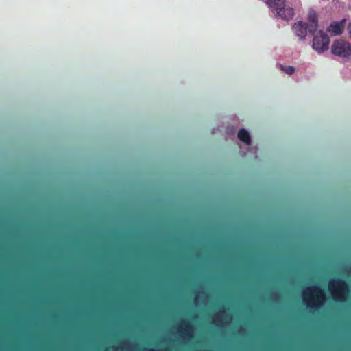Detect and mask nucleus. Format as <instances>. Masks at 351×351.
<instances>
[{
  "label": "nucleus",
  "mask_w": 351,
  "mask_h": 351,
  "mask_svg": "<svg viewBox=\"0 0 351 351\" xmlns=\"http://www.w3.org/2000/svg\"><path fill=\"white\" fill-rule=\"evenodd\" d=\"M328 289L335 301L343 303L349 293V286L342 278H336L329 282Z\"/></svg>",
  "instance_id": "nucleus-1"
},
{
  "label": "nucleus",
  "mask_w": 351,
  "mask_h": 351,
  "mask_svg": "<svg viewBox=\"0 0 351 351\" xmlns=\"http://www.w3.org/2000/svg\"><path fill=\"white\" fill-rule=\"evenodd\" d=\"M331 51L334 55L348 59L351 57V43L342 39L337 40L332 43Z\"/></svg>",
  "instance_id": "nucleus-2"
},
{
  "label": "nucleus",
  "mask_w": 351,
  "mask_h": 351,
  "mask_svg": "<svg viewBox=\"0 0 351 351\" xmlns=\"http://www.w3.org/2000/svg\"><path fill=\"white\" fill-rule=\"evenodd\" d=\"M330 39L326 33L320 30L313 39L312 47L319 53L327 51L329 48Z\"/></svg>",
  "instance_id": "nucleus-3"
},
{
  "label": "nucleus",
  "mask_w": 351,
  "mask_h": 351,
  "mask_svg": "<svg viewBox=\"0 0 351 351\" xmlns=\"http://www.w3.org/2000/svg\"><path fill=\"white\" fill-rule=\"evenodd\" d=\"M308 290L311 293H314L315 298L312 302L308 303V306L310 307L311 309L317 310L320 307L321 304L324 301L325 293L323 290L317 286L313 287L308 289Z\"/></svg>",
  "instance_id": "nucleus-4"
},
{
  "label": "nucleus",
  "mask_w": 351,
  "mask_h": 351,
  "mask_svg": "<svg viewBox=\"0 0 351 351\" xmlns=\"http://www.w3.org/2000/svg\"><path fill=\"white\" fill-rule=\"evenodd\" d=\"M293 29L298 37L300 39H304L307 35V31H308V27L306 23L299 21L294 24Z\"/></svg>",
  "instance_id": "nucleus-5"
},
{
  "label": "nucleus",
  "mask_w": 351,
  "mask_h": 351,
  "mask_svg": "<svg viewBox=\"0 0 351 351\" xmlns=\"http://www.w3.org/2000/svg\"><path fill=\"white\" fill-rule=\"evenodd\" d=\"M345 23L346 19H343L339 22H333L327 27L326 30L333 35L341 34L344 29Z\"/></svg>",
  "instance_id": "nucleus-6"
},
{
  "label": "nucleus",
  "mask_w": 351,
  "mask_h": 351,
  "mask_svg": "<svg viewBox=\"0 0 351 351\" xmlns=\"http://www.w3.org/2000/svg\"><path fill=\"white\" fill-rule=\"evenodd\" d=\"M276 12L277 16L285 21H289L292 19L294 16V10L292 8L290 7L284 6L283 8H280Z\"/></svg>",
  "instance_id": "nucleus-7"
},
{
  "label": "nucleus",
  "mask_w": 351,
  "mask_h": 351,
  "mask_svg": "<svg viewBox=\"0 0 351 351\" xmlns=\"http://www.w3.org/2000/svg\"><path fill=\"white\" fill-rule=\"evenodd\" d=\"M308 21L310 23L308 26V32L313 34L316 32L318 23V19L314 10L308 12Z\"/></svg>",
  "instance_id": "nucleus-8"
},
{
  "label": "nucleus",
  "mask_w": 351,
  "mask_h": 351,
  "mask_svg": "<svg viewBox=\"0 0 351 351\" xmlns=\"http://www.w3.org/2000/svg\"><path fill=\"white\" fill-rule=\"evenodd\" d=\"M268 6L276 12L285 6V0H267Z\"/></svg>",
  "instance_id": "nucleus-9"
},
{
  "label": "nucleus",
  "mask_w": 351,
  "mask_h": 351,
  "mask_svg": "<svg viewBox=\"0 0 351 351\" xmlns=\"http://www.w3.org/2000/svg\"><path fill=\"white\" fill-rule=\"evenodd\" d=\"M238 138L240 141L245 143L248 145H250L251 143L250 134L247 130L244 128H242L239 131Z\"/></svg>",
  "instance_id": "nucleus-10"
},
{
  "label": "nucleus",
  "mask_w": 351,
  "mask_h": 351,
  "mask_svg": "<svg viewBox=\"0 0 351 351\" xmlns=\"http://www.w3.org/2000/svg\"><path fill=\"white\" fill-rule=\"evenodd\" d=\"M193 330L192 326L186 321H182V324L180 326V332L186 336L190 337L191 332Z\"/></svg>",
  "instance_id": "nucleus-11"
},
{
  "label": "nucleus",
  "mask_w": 351,
  "mask_h": 351,
  "mask_svg": "<svg viewBox=\"0 0 351 351\" xmlns=\"http://www.w3.org/2000/svg\"><path fill=\"white\" fill-rule=\"evenodd\" d=\"M281 70L289 75H291L295 72V67L292 66L280 65Z\"/></svg>",
  "instance_id": "nucleus-12"
},
{
  "label": "nucleus",
  "mask_w": 351,
  "mask_h": 351,
  "mask_svg": "<svg viewBox=\"0 0 351 351\" xmlns=\"http://www.w3.org/2000/svg\"><path fill=\"white\" fill-rule=\"evenodd\" d=\"M348 31L349 34L351 35V22L349 23V25L348 26Z\"/></svg>",
  "instance_id": "nucleus-13"
}]
</instances>
